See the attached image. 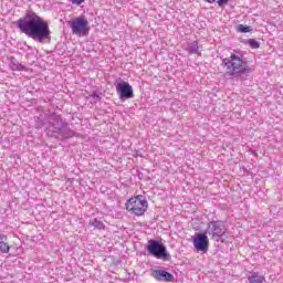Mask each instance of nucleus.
Instances as JSON below:
<instances>
[{"label":"nucleus","instance_id":"8","mask_svg":"<svg viewBox=\"0 0 283 283\" xmlns=\"http://www.w3.org/2000/svg\"><path fill=\"white\" fill-rule=\"evenodd\" d=\"M192 242L197 251H201V253L209 251V237H207V232L196 234Z\"/></svg>","mask_w":283,"mask_h":283},{"label":"nucleus","instance_id":"5","mask_svg":"<svg viewBox=\"0 0 283 283\" xmlns=\"http://www.w3.org/2000/svg\"><path fill=\"white\" fill-rule=\"evenodd\" d=\"M125 207L128 213L140 218V216H145V213H147V209H149V202H147L145 199H142L140 196H137L128 199L125 203Z\"/></svg>","mask_w":283,"mask_h":283},{"label":"nucleus","instance_id":"21","mask_svg":"<svg viewBox=\"0 0 283 283\" xmlns=\"http://www.w3.org/2000/svg\"><path fill=\"white\" fill-rule=\"evenodd\" d=\"M207 3H216V0H206Z\"/></svg>","mask_w":283,"mask_h":283},{"label":"nucleus","instance_id":"9","mask_svg":"<svg viewBox=\"0 0 283 283\" xmlns=\"http://www.w3.org/2000/svg\"><path fill=\"white\" fill-rule=\"evenodd\" d=\"M117 94L120 101H127L134 98V88L129 85L128 82H119L116 85Z\"/></svg>","mask_w":283,"mask_h":283},{"label":"nucleus","instance_id":"4","mask_svg":"<svg viewBox=\"0 0 283 283\" xmlns=\"http://www.w3.org/2000/svg\"><path fill=\"white\" fill-rule=\"evenodd\" d=\"M146 251L148 252V255H151L157 260H163L164 262H169V260H171V254L167 251V247L159 240H148Z\"/></svg>","mask_w":283,"mask_h":283},{"label":"nucleus","instance_id":"7","mask_svg":"<svg viewBox=\"0 0 283 283\" xmlns=\"http://www.w3.org/2000/svg\"><path fill=\"white\" fill-rule=\"evenodd\" d=\"M69 25L73 34H85L90 32V22L85 17H78L75 20L69 22Z\"/></svg>","mask_w":283,"mask_h":283},{"label":"nucleus","instance_id":"2","mask_svg":"<svg viewBox=\"0 0 283 283\" xmlns=\"http://www.w3.org/2000/svg\"><path fill=\"white\" fill-rule=\"evenodd\" d=\"M48 123L45 133L51 138H55L56 140H69V138H74V136H76V132L70 128V123L56 113L48 116Z\"/></svg>","mask_w":283,"mask_h":283},{"label":"nucleus","instance_id":"16","mask_svg":"<svg viewBox=\"0 0 283 283\" xmlns=\"http://www.w3.org/2000/svg\"><path fill=\"white\" fill-rule=\"evenodd\" d=\"M88 98H92L91 103L93 105H96V103H101V95H98V93L94 92L93 94H91L88 96Z\"/></svg>","mask_w":283,"mask_h":283},{"label":"nucleus","instance_id":"20","mask_svg":"<svg viewBox=\"0 0 283 283\" xmlns=\"http://www.w3.org/2000/svg\"><path fill=\"white\" fill-rule=\"evenodd\" d=\"M8 240V237L6 234H0V242H6Z\"/></svg>","mask_w":283,"mask_h":283},{"label":"nucleus","instance_id":"11","mask_svg":"<svg viewBox=\"0 0 283 283\" xmlns=\"http://www.w3.org/2000/svg\"><path fill=\"white\" fill-rule=\"evenodd\" d=\"M185 51L188 52L189 54H198V56L202 54L200 53V45L198 40L193 42H188L187 46L185 48Z\"/></svg>","mask_w":283,"mask_h":283},{"label":"nucleus","instance_id":"13","mask_svg":"<svg viewBox=\"0 0 283 283\" xmlns=\"http://www.w3.org/2000/svg\"><path fill=\"white\" fill-rule=\"evenodd\" d=\"M88 227H94V229H97V231H104L105 223H103V221L95 218L88 222Z\"/></svg>","mask_w":283,"mask_h":283},{"label":"nucleus","instance_id":"15","mask_svg":"<svg viewBox=\"0 0 283 283\" xmlns=\"http://www.w3.org/2000/svg\"><path fill=\"white\" fill-rule=\"evenodd\" d=\"M247 43L250 45V48H252V50H258L260 48V42H258L255 39H249Z\"/></svg>","mask_w":283,"mask_h":283},{"label":"nucleus","instance_id":"3","mask_svg":"<svg viewBox=\"0 0 283 283\" xmlns=\"http://www.w3.org/2000/svg\"><path fill=\"white\" fill-rule=\"evenodd\" d=\"M244 55L242 53L234 51L229 57L222 60L221 65L226 67V76H231V78H240L242 74H249L251 69L244 62Z\"/></svg>","mask_w":283,"mask_h":283},{"label":"nucleus","instance_id":"18","mask_svg":"<svg viewBox=\"0 0 283 283\" xmlns=\"http://www.w3.org/2000/svg\"><path fill=\"white\" fill-rule=\"evenodd\" d=\"M69 1L73 6H81L82 3H85V0H69Z\"/></svg>","mask_w":283,"mask_h":283},{"label":"nucleus","instance_id":"12","mask_svg":"<svg viewBox=\"0 0 283 283\" xmlns=\"http://www.w3.org/2000/svg\"><path fill=\"white\" fill-rule=\"evenodd\" d=\"M11 70L13 72H23V70H25V66H23V64L19 63V60L15 57H10V63H9Z\"/></svg>","mask_w":283,"mask_h":283},{"label":"nucleus","instance_id":"14","mask_svg":"<svg viewBox=\"0 0 283 283\" xmlns=\"http://www.w3.org/2000/svg\"><path fill=\"white\" fill-rule=\"evenodd\" d=\"M237 30H238V32H241L242 34H247V32H251L252 29L249 25L239 24L237 27Z\"/></svg>","mask_w":283,"mask_h":283},{"label":"nucleus","instance_id":"17","mask_svg":"<svg viewBox=\"0 0 283 283\" xmlns=\"http://www.w3.org/2000/svg\"><path fill=\"white\" fill-rule=\"evenodd\" d=\"M1 253H10V245L7 242L0 241Z\"/></svg>","mask_w":283,"mask_h":283},{"label":"nucleus","instance_id":"1","mask_svg":"<svg viewBox=\"0 0 283 283\" xmlns=\"http://www.w3.org/2000/svg\"><path fill=\"white\" fill-rule=\"evenodd\" d=\"M15 25L22 34L38 43H48L51 39L50 24L34 11H28L23 18L15 21Z\"/></svg>","mask_w":283,"mask_h":283},{"label":"nucleus","instance_id":"19","mask_svg":"<svg viewBox=\"0 0 283 283\" xmlns=\"http://www.w3.org/2000/svg\"><path fill=\"white\" fill-rule=\"evenodd\" d=\"M217 3L219 8H222V6H227V3H229V0H217Z\"/></svg>","mask_w":283,"mask_h":283},{"label":"nucleus","instance_id":"10","mask_svg":"<svg viewBox=\"0 0 283 283\" xmlns=\"http://www.w3.org/2000/svg\"><path fill=\"white\" fill-rule=\"evenodd\" d=\"M153 277L158 282H174V274L165 271V270H154Z\"/></svg>","mask_w":283,"mask_h":283},{"label":"nucleus","instance_id":"6","mask_svg":"<svg viewBox=\"0 0 283 283\" xmlns=\"http://www.w3.org/2000/svg\"><path fill=\"white\" fill-rule=\"evenodd\" d=\"M206 234L211 237L214 242L222 241V238L227 234V224L222 220H212L208 222Z\"/></svg>","mask_w":283,"mask_h":283}]
</instances>
